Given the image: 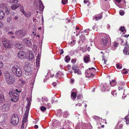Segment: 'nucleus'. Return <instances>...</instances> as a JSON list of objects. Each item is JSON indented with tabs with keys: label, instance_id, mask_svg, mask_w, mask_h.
I'll return each instance as SVG.
<instances>
[{
	"label": "nucleus",
	"instance_id": "nucleus-1",
	"mask_svg": "<svg viewBox=\"0 0 129 129\" xmlns=\"http://www.w3.org/2000/svg\"><path fill=\"white\" fill-rule=\"evenodd\" d=\"M21 92V90L18 91L17 89L14 91H9V95L11 98L12 102H16L18 101L19 98V93Z\"/></svg>",
	"mask_w": 129,
	"mask_h": 129
},
{
	"label": "nucleus",
	"instance_id": "nucleus-2",
	"mask_svg": "<svg viewBox=\"0 0 129 129\" xmlns=\"http://www.w3.org/2000/svg\"><path fill=\"white\" fill-rule=\"evenodd\" d=\"M104 38L101 41V44L104 47H107L111 42V39L109 36L108 35L105 34L103 35Z\"/></svg>",
	"mask_w": 129,
	"mask_h": 129
},
{
	"label": "nucleus",
	"instance_id": "nucleus-3",
	"mask_svg": "<svg viewBox=\"0 0 129 129\" xmlns=\"http://www.w3.org/2000/svg\"><path fill=\"white\" fill-rule=\"evenodd\" d=\"M12 70L14 75L18 77H20L22 75V72L20 68L17 66L12 67Z\"/></svg>",
	"mask_w": 129,
	"mask_h": 129
},
{
	"label": "nucleus",
	"instance_id": "nucleus-4",
	"mask_svg": "<svg viewBox=\"0 0 129 129\" xmlns=\"http://www.w3.org/2000/svg\"><path fill=\"white\" fill-rule=\"evenodd\" d=\"M96 72V70L94 68H89L85 71V74L86 77H92L94 76V73Z\"/></svg>",
	"mask_w": 129,
	"mask_h": 129
},
{
	"label": "nucleus",
	"instance_id": "nucleus-5",
	"mask_svg": "<svg viewBox=\"0 0 129 129\" xmlns=\"http://www.w3.org/2000/svg\"><path fill=\"white\" fill-rule=\"evenodd\" d=\"M116 4L120 8H123L125 7L126 2L124 0H115Z\"/></svg>",
	"mask_w": 129,
	"mask_h": 129
},
{
	"label": "nucleus",
	"instance_id": "nucleus-6",
	"mask_svg": "<svg viewBox=\"0 0 129 129\" xmlns=\"http://www.w3.org/2000/svg\"><path fill=\"white\" fill-rule=\"evenodd\" d=\"M19 120L18 116L15 114L13 115L11 118V123L14 125H16L18 123Z\"/></svg>",
	"mask_w": 129,
	"mask_h": 129
},
{
	"label": "nucleus",
	"instance_id": "nucleus-7",
	"mask_svg": "<svg viewBox=\"0 0 129 129\" xmlns=\"http://www.w3.org/2000/svg\"><path fill=\"white\" fill-rule=\"evenodd\" d=\"M5 78L6 81L8 84H12L14 83V80L13 77L11 76L10 74H8L6 75Z\"/></svg>",
	"mask_w": 129,
	"mask_h": 129
},
{
	"label": "nucleus",
	"instance_id": "nucleus-8",
	"mask_svg": "<svg viewBox=\"0 0 129 129\" xmlns=\"http://www.w3.org/2000/svg\"><path fill=\"white\" fill-rule=\"evenodd\" d=\"M24 69L25 71V74L26 76H29L32 74V72L31 67L28 66L24 67Z\"/></svg>",
	"mask_w": 129,
	"mask_h": 129
},
{
	"label": "nucleus",
	"instance_id": "nucleus-9",
	"mask_svg": "<svg viewBox=\"0 0 129 129\" xmlns=\"http://www.w3.org/2000/svg\"><path fill=\"white\" fill-rule=\"evenodd\" d=\"M28 117L24 116L22 120V123L21 126V129L25 128L27 125V119Z\"/></svg>",
	"mask_w": 129,
	"mask_h": 129
},
{
	"label": "nucleus",
	"instance_id": "nucleus-10",
	"mask_svg": "<svg viewBox=\"0 0 129 129\" xmlns=\"http://www.w3.org/2000/svg\"><path fill=\"white\" fill-rule=\"evenodd\" d=\"M83 98L82 94H80L78 95L77 96V100L78 102V103L76 105V106H77L78 105L79 106H81V103H83L82 100Z\"/></svg>",
	"mask_w": 129,
	"mask_h": 129
},
{
	"label": "nucleus",
	"instance_id": "nucleus-11",
	"mask_svg": "<svg viewBox=\"0 0 129 129\" xmlns=\"http://www.w3.org/2000/svg\"><path fill=\"white\" fill-rule=\"evenodd\" d=\"M15 34L17 36H19L20 37H22L25 35V33L24 30H19L16 31Z\"/></svg>",
	"mask_w": 129,
	"mask_h": 129
},
{
	"label": "nucleus",
	"instance_id": "nucleus-12",
	"mask_svg": "<svg viewBox=\"0 0 129 129\" xmlns=\"http://www.w3.org/2000/svg\"><path fill=\"white\" fill-rule=\"evenodd\" d=\"M3 43L4 47L6 48H9L11 47V43L8 40H5L3 41Z\"/></svg>",
	"mask_w": 129,
	"mask_h": 129
},
{
	"label": "nucleus",
	"instance_id": "nucleus-13",
	"mask_svg": "<svg viewBox=\"0 0 129 129\" xmlns=\"http://www.w3.org/2000/svg\"><path fill=\"white\" fill-rule=\"evenodd\" d=\"M110 87L109 84L107 83H105L104 84L103 87L101 89L102 91H109Z\"/></svg>",
	"mask_w": 129,
	"mask_h": 129
},
{
	"label": "nucleus",
	"instance_id": "nucleus-14",
	"mask_svg": "<svg viewBox=\"0 0 129 129\" xmlns=\"http://www.w3.org/2000/svg\"><path fill=\"white\" fill-rule=\"evenodd\" d=\"M23 43L26 46L29 47L31 45V43L29 40L25 38L23 39Z\"/></svg>",
	"mask_w": 129,
	"mask_h": 129
},
{
	"label": "nucleus",
	"instance_id": "nucleus-15",
	"mask_svg": "<svg viewBox=\"0 0 129 129\" xmlns=\"http://www.w3.org/2000/svg\"><path fill=\"white\" fill-rule=\"evenodd\" d=\"M10 105L9 104H4L2 106V110L4 111L7 112L9 110Z\"/></svg>",
	"mask_w": 129,
	"mask_h": 129
},
{
	"label": "nucleus",
	"instance_id": "nucleus-16",
	"mask_svg": "<svg viewBox=\"0 0 129 129\" xmlns=\"http://www.w3.org/2000/svg\"><path fill=\"white\" fill-rule=\"evenodd\" d=\"M83 60L84 62L85 63L89 62L90 60V55L88 54L85 55L84 57Z\"/></svg>",
	"mask_w": 129,
	"mask_h": 129
},
{
	"label": "nucleus",
	"instance_id": "nucleus-17",
	"mask_svg": "<svg viewBox=\"0 0 129 129\" xmlns=\"http://www.w3.org/2000/svg\"><path fill=\"white\" fill-rule=\"evenodd\" d=\"M40 56L39 54H38V56L36 59V68L37 69L39 68V67L40 59Z\"/></svg>",
	"mask_w": 129,
	"mask_h": 129
},
{
	"label": "nucleus",
	"instance_id": "nucleus-18",
	"mask_svg": "<svg viewBox=\"0 0 129 129\" xmlns=\"http://www.w3.org/2000/svg\"><path fill=\"white\" fill-rule=\"evenodd\" d=\"M72 69L74 70V73L75 74L77 73L78 74L80 75L81 74L80 70L79 69H76V66H73L72 68Z\"/></svg>",
	"mask_w": 129,
	"mask_h": 129
},
{
	"label": "nucleus",
	"instance_id": "nucleus-19",
	"mask_svg": "<svg viewBox=\"0 0 129 129\" xmlns=\"http://www.w3.org/2000/svg\"><path fill=\"white\" fill-rule=\"evenodd\" d=\"M118 44L116 42H113L109 47L112 50H115L118 46Z\"/></svg>",
	"mask_w": 129,
	"mask_h": 129
},
{
	"label": "nucleus",
	"instance_id": "nucleus-20",
	"mask_svg": "<svg viewBox=\"0 0 129 129\" xmlns=\"http://www.w3.org/2000/svg\"><path fill=\"white\" fill-rule=\"evenodd\" d=\"M25 54V52L22 51H20L18 53V55L19 58H23Z\"/></svg>",
	"mask_w": 129,
	"mask_h": 129
},
{
	"label": "nucleus",
	"instance_id": "nucleus-21",
	"mask_svg": "<svg viewBox=\"0 0 129 129\" xmlns=\"http://www.w3.org/2000/svg\"><path fill=\"white\" fill-rule=\"evenodd\" d=\"M123 53L125 54L129 55V46L127 45L123 49Z\"/></svg>",
	"mask_w": 129,
	"mask_h": 129
},
{
	"label": "nucleus",
	"instance_id": "nucleus-22",
	"mask_svg": "<svg viewBox=\"0 0 129 129\" xmlns=\"http://www.w3.org/2000/svg\"><path fill=\"white\" fill-rule=\"evenodd\" d=\"M15 46L18 49L22 50V49L23 45L19 42L15 43Z\"/></svg>",
	"mask_w": 129,
	"mask_h": 129
},
{
	"label": "nucleus",
	"instance_id": "nucleus-23",
	"mask_svg": "<svg viewBox=\"0 0 129 129\" xmlns=\"http://www.w3.org/2000/svg\"><path fill=\"white\" fill-rule=\"evenodd\" d=\"M38 1L39 4V9L41 11H42L43 10L44 8V7L43 6V5L41 0H38Z\"/></svg>",
	"mask_w": 129,
	"mask_h": 129
},
{
	"label": "nucleus",
	"instance_id": "nucleus-24",
	"mask_svg": "<svg viewBox=\"0 0 129 129\" xmlns=\"http://www.w3.org/2000/svg\"><path fill=\"white\" fill-rule=\"evenodd\" d=\"M86 39V38L84 35H81L80 36L79 41L78 42L79 44L80 42V41H81L82 43L84 42V41Z\"/></svg>",
	"mask_w": 129,
	"mask_h": 129
},
{
	"label": "nucleus",
	"instance_id": "nucleus-25",
	"mask_svg": "<svg viewBox=\"0 0 129 129\" xmlns=\"http://www.w3.org/2000/svg\"><path fill=\"white\" fill-rule=\"evenodd\" d=\"M77 95V93L76 92H74L72 91L71 92V98L73 100L75 99L76 96Z\"/></svg>",
	"mask_w": 129,
	"mask_h": 129
},
{
	"label": "nucleus",
	"instance_id": "nucleus-26",
	"mask_svg": "<svg viewBox=\"0 0 129 129\" xmlns=\"http://www.w3.org/2000/svg\"><path fill=\"white\" fill-rule=\"evenodd\" d=\"M5 12L2 10L0 9V19H3L4 17Z\"/></svg>",
	"mask_w": 129,
	"mask_h": 129
},
{
	"label": "nucleus",
	"instance_id": "nucleus-27",
	"mask_svg": "<svg viewBox=\"0 0 129 129\" xmlns=\"http://www.w3.org/2000/svg\"><path fill=\"white\" fill-rule=\"evenodd\" d=\"M54 74L53 73V71H49L47 75V77L50 76L51 77H53L54 76Z\"/></svg>",
	"mask_w": 129,
	"mask_h": 129
},
{
	"label": "nucleus",
	"instance_id": "nucleus-28",
	"mask_svg": "<svg viewBox=\"0 0 129 129\" xmlns=\"http://www.w3.org/2000/svg\"><path fill=\"white\" fill-rule=\"evenodd\" d=\"M19 6V5L18 4H14L11 6V8L13 10H16Z\"/></svg>",
	"mask_w": 129,
	"mask_h": 129
},
{
	"label": "nucleus",
	"instance_id": "nucleus-29",
	"mask_svg": "<svg viewBox=\"0 0 129 129\" xmlns=\"http://www.w3.org/2000/svg\"><path fill=\"white\" fill-rule=\"evenodd\" d=\"M110 83L111 86L113 87L116 85V82L115 80L113 79L112 81H110Z\"/></svg>",
	"mask_w": 129,
	"mask_h": 129
},
{
	"label": "nucleus",
	"instance_id": "nucleus-30",
	"mask_svg": "<svg viewBox=\"0 0 129 129\" xmlns=\"http://www.w3.org/2000/svg\"><path fill=\"white\" fill-rule=\"evenodd\" d=\"M42 101L43 103V105H45L46 103L48 101L47 98L46 97H44L42 98Z\"/></svg>",
	"mask_w": 129,
	"mask_h": 129
},
{
	"label": "nucleus",
	"instance_id": "nucleus-31",
	"mask_svg": "<svg viewBox=\"0 0 129 129\" xmlns=\"http://www.w3.org/2000/svg\"><path fill=\"white\" fill-rule=\"evenodd\" d=\"M102 18V16L101 15L97 16H94L93 17V20H98V19H100Z\"/></svg>",
	"mask_w": 129,
	"mask_h": 129
},
{
	"label": "nucleus",
	"instance_id": "nucleus-32",
	"mask_svg": "<svg viewBox=\"0 0 129 129\" xmlns=\"http://www.w3.org/2000/svg\"><path fill=\"white\" fill-rule=\"evenodd\" d=\"M26 99L27 100V102L28 103L26 107V109H28L29 110L31 104V103H30V101L27 98Z\"/></svg>",
	"mask_w": 129,
	"mask_h": 129
},
{
	"label": "nucleus",
	"instance_id": "nucleus-33",
	"mask_svg": "<svg viewBox=\"0 0 129 129\" xmlns=\"http://www.w3.org/2000/svg\"><path fill=\"white\" fill-rule=\"evenodd\" d=\"M62 74L61 72H59L56 74L55 77L56 78H59Z\"/></svg>",
	"mask_w": 129,
	"mask_h": 129
},
{
	"label": "nucleus",
	"instance_id": "nucleus-34",
	"mask_svg": "<svg viewBox=\"0 0 129 129\" xmlns=\"http://www.w3.org/2000/svg\"><path fill=\"white\" fill-rule=\"evenodd\" d=\"M34 57V55L32 51H30L29 54V60H31Z\"/></svg>",
	"mask_w": 129,
	"mask_h": 129
},
{
	"label": "nucleus",
	"instance_id": "nucleus-35",
	"mask_svg": "<svg viewBox=\"0 0 129 129\" xmlns=\"http://www.w3.org/2000/svg\"><path fill=\"white\" fill-rule=\"evenodd\" d=\"M71 60L70 56L69 55H67L65 56L64 58V60L66 62H68Z\"/></svg>",
	"mask_w": 129,
	"mask_h": 129
},
{
	"label": "nucleus",
	"instance_id": "nucleus-36",
	"mask_svg": "<svg viewBox=\"0 0 129 129\" xmlns=\"http://www.w3.org/2000/svg\"><path fill=\"white\" fill-rule=\"evenodd\" d=\"M119 30L122 32L123 34H124L126 31V30L124 26L121 27L120 28Z\"/></svg>",
	"mask_w": 129,
	"mask_h": 129
},
{
	"label": "nucleus",
	"instance_id": "nucleus-37",
	"mask_svg": "<svg viewBox=\"0 0 129 129\" xmlns=\"http://www.w3.org/2000/svg\"><path fill=\"white\" fill-rule=\"evenodd\" d=\"M31 15V13L30 12H28L27 13H24V15L26 17L29 18Z\"/></svg>",
	"mask_w": 129,
	"mask_h": 129
},
{
	"label": "nucleus",
	"instance_id": "nucleus-38",
	"mask_svg": "<svg viewBox=\"0 0 129 129\" xmlns=\"http://www.w3.org/2000/svg\"><path fill=\"white\" fill-rule=\"evenodd\" d=\"M43 105L45 106V107H47V108L48 109H49L51 107V103H48L47 102V103L45 104V105Z\"/></svg>",
	"mask_w": 129,
	"mask_h": 129
},
{
	"label": "nucleus",
	"instance_id": "nucleus-39",
	"mask_svg": "<svg viewBox=\"0 0 129 129\" xmlns=\"http://www.w3.org/2000/svg\"><path fill=\"white\" fill-rule=\"evenodd\" d=\"M62 112V111L61 110L59 109L57 111V113L56 114L57 116L58 115L59 116H61V114Z\"/></svg>",
	"mask_w": 129,
	"mask_h": 129
},
{
	"label": "nucleus",
	"instance_id": "nucleus-40",
	"mask_svg": "<svg viewBox=\"0 0 129 129\" xmlns=\"http://www.w3.org/2000/svg\"><path fill=\"white\" fill-rule=\"evenodd\" d=\"M116 66L117 68L118 69H121L122 68V65L120 63H117L116 64Z\"/></svg>",
	"mask_w": 129,
	"mask_h": 129
},
{
	"label": "nucleus",
	"instance_id": "nucleus-41",
	"mask_svg": "<svg viewBox=\"0 0 129 129\" xmlns=\"http://www.w3.org/2000/svg\"><path fill=\"white\" fill-rule=\"evenodd\" d=\"M92 118L93 119L96 120H98L100 121L101 120H102V119L101 118H100L99 117L96 116H93L92 117Z\"/></svg>",
	"mask_w": 129,
	"mask_h": 129
},
{
	"label": "nucleus",
	"instance_id": "nucleus-42",
	"mask_svg": "<svg viewBox=\"0 0 129 129\" xmlns=\"http://www.w3.org/2000/svg\"><path fill=\"white\" fill-rule=\"evenodd\" d=\"M63 116L64 117H68L69 115V114L68 111L64 112H63Z\"/></svg>",
	"mask_w": 129,
	"mask_h": 129
},
{
	"label": "nucleus",
	"instance_id": "nucleus-43",
	"mask_svg": "<svg viewBox=\"0 0 129 129\" xmlns=\"http://www.w3.org/2000/svg\"><path fill=\"white\" fill-rule=\"evenodd\" d=\"M76 42V40H73L72 41H71L70 43H69V44L70 46H74L75 43Z\"/></svg>",
	"mask_w": 129,
	"mask_h": 129
},
{
	"label": "nucleus",
	"instance_id": "nucleus-44",
	"mask_svg": "<svg viewBox=\"0 0 129 129\" xmlns=\"http://www.w3.org/2000/svg\"><path fill=\"white\" fill-rule=\"evenodd\" d=\"M5 11L7 15H9L10 14V9L9 8L6 7L5 8Z\"/></svg>",
	"mask_w": 129,
	"mask_h": 129
},
{
	"label": "nucleus",
	"instance_id": "nucleus-45",
	"mask_svg": "<svg viewBox=\"0 0 129 129\" xmlns=\"http://www.w3.org/2000/svg\"><path fill=\"white\" fill-rule=\"evenodd\" d=\"M6 4L4 3H2L0 5V8L2 9H4L6 8Z\"/></svg>",
	"mask_w": 129,
	"mask_h": 129
},
{
	"label": "nucleus",
	"instance_id": "nucleus-46",
	"mask_svg": "<svg viewBox=\"0 0 129 129\" xmlns=\"http://www.w3.org/2000/svg\"><path fill=\"white\" fill-rule=\"evenodd\" d=\"M18 81L20 85H22L25 83L24 82L22 79H19L18 80Z\"/></svg>",
	"mask_w": 129,
	"mask_h": 129
},
{
	"label": "nucleus",
	"instance_id": "nucleus-47",
	"mask_svg": "<svg viewBox=\"0 0 129 129\" xmlns=\"http://www.w3.org/2000/svg\"><path fill=\"white\" fill-rule=\"evenodd\" d=\"M12 19V17H7L6 21L8 23H9L11 22Z\"/></svg>",
	"mask_w": 129,
	"mask_h": 129
},
{
	"label": "nucleus",
	"instance_id": "nucleus-48",
	"mask_svg": "<svg viewBox=\"0 0 129 129\" xmlns=\"http://www.w3.org/2000/svg\"><path fill=\"white\" fill-rule=\"evenodd\" d=\"M29 112V110L28 109H26L25 112V113L24 116L26 117H28V114Z\"/></svg>",
	"mask_w": 129,
	"mask_h": 129
},
{
	"label": "nucleus",
	"instance_id": "nucleus-49",
	"mask_svg": "<svg viewBox=\"0 0 129 129\" xmlns=\"http://www.w3.org/2000/svg\"><path fill=\"white\" fill-rule=\"evenodd\" d=\"M34 80L33 79L31 81V84H30V86L31 87H33L34 83Z\"/></svg>",
	"mask_w": 129,
	"mask_h": 129
},
{
	"label": "nucleus",
	"instance_id": "nucleus-50",
	"mask_svg": "<svg viewBox=\"0 0 129 129\" xmlns=\"http://www.w3.org/2000/svg\"><path fill=\"white\" fill-rule=\"evenodd\" d=\"M46 108L44 106H42L40 108L41 110L43 111H44L46 110Z\"/></svg>",
	"mask_w": 129,
	"mask_h": 129
},
{
	"label": "nucleus",
	"instance_id": "nucleus-51",
	"mask_svg": "<svg viewBox=\"0 0 129 129\" xmlns=\"http://www.w3.org/2000/svg\"><path fill=\"white\" fill-rule=\"evenodd\" d=\"M127 116H126L124 118L126 121V124H128L129 123V119L127 118Z\"/></svg>",
	"mask_w": 129,
	"mask_h": 129
},
{
	"label": "nucleus",
	"instance_id": "nucleus-52",
	"mask_svg": "<svg viewBox=\"0 0 129 129\" xmlns=\"http://www.w3.org/2000/svg\"><path fill=\"white\" fill-rule=\"evenodd\" d=\"M18 0H10V2L11 3H17L18 2Z\"/></svg>",
	"mask_w": 129,
	"mask_h": 129
},
{
	"label": "nucleus",
	"instance_id": "nucleus-53",
	"mask_svg": "<svg viewBox=\"0 0 129 129\" xmlns=\"http://www.w3.org/2000/svg\"><path fill=\"white\" fill-rule=\"evenodd\" d=\"M58 122V120H56L55 119H54L52 120V123L53 125H54V124H56V123Z\"/></svg>",
	"mask_w": 129,
	"mask_h": 129
},
{
	"label": "nucleus",
	"instance_id": "nucleus-54",
	"mask_svg": "<svg viewBox=\"0 0 129 129\" xmlns=\"http://www.w3.org/2000/svg\"><path fill=\"white\" fill-rule=\"evenodd\" d=\"M89 31H90V29H88V28L85 29L84 31L85 34L86 35H88Z\"/></svg>",
	"mask_w": 129,
	"mask_h": 129
},
{
	"label": "nucleus",
	"instance_id": "nucleus-55",
	"mask_svg": "<svg viewBox=\"0 0 129 129\" xmlns=\"http://www.w3.org/2000/svg\"><path fill=\"white\" fill-rule=\"evenodd\" d=\"M68 2V0H62L61 3L63 5H65Z\"/></svg>",
	"mask_w": 129,
	"mask_h": 129
},
{
	"label": "nucleus",
	"instance_id": "nucleus-56",
	"mask_svg": "<svg viewBox=\"0 0 129 129\" xmlns=\"http://www.w3.org/2000/svg\"><path fill=\"white\" fill-rule=\"evenodd\" d=\"M124 11L120 10L119 11V14L120 15H123L124 14Z\"/></svg>",
	"mask_w": 129,
	"mask_h": 129
},
{
	"label": "nucleus",
	"instance_id": "nucleus-57",
	"mask_svg": "<svg viewBox=\"0 0 129 129\" xmlns=\"http://www.w3.org/2000/svg\"><path fill=\"white\" fill-rule=\"evenodd\" d=\"M111 93L112 95L114 96H115L116 95V91H112L111 92Z\"/></svg>",
	"mask_w": 129,
	"mask_h": 129
},
{
	"label": "nucleus",
	"instance_id": "nucleus-58",
	"mask_svg": "<svg viewBox=\"0 0 129 129\" xmlns=\"http://www.w3.org/2000/svg\"><path fill=\"white\" fill-rule=\"evenodd\" d=\"M76 61V60L75 59H73L71 60V62L72 63H75Z\"/></svg>",
	"mask_w": 129,
	"mask_h": 129
},
{
	"label": "nucleus",
	"instance_id": "nucleus-59",
	"mask_svg": "<svg viewBox=\"0 0 129 129\" xmlns=\"http://www.w3.org/2000/svg\"><path fill=\"white\" fill-rule=\"evenodd\" d=\"M3 25H4L2 22L0 21V28L3 27Z\"/></svg>",
	"mask_w": 129,
	"mask_h": 129
},
{
	"label": "nucleus",
	"instance_id": "nucleus-60",
	"mask_svg": "<svg viewBox=\"0 0 129 129\" xmlns=\"http://www.w3.org/2000/svg\"><path fill=\"white\" fill-rule=\"evenodd\" d=\"M3 63L1 62H0V68H2L3 67Z\"/></svg>",
	"mask_w": 129,
	"mask_h": 129
},
{
	"label": "nucleus",
	"instance_id": "nucleus-61",
	"mask_svg": "<svg viewBox=\"0 0 129 129\" xmlns=\"http://www.w3.org/2000/svg\"><path fill=\"white\" fill-rule=\"evenodd\" d=\"M67 66L68 67V70H69L71 69V67L70 65L68 64Z\"/></svg>",
	"mask_w": 129,
	"mask_h": 129
},
{
	"label": "nucleus",
	"instance_id": "nucleus-62",
	"mask_svg": "<svg viewBox=\"0 0 129 129\" xmlns=\"http://www.w3.org/2000/svg\"><path fill=\"white\" fill-rule=\"evenodd\" d=\"M123 89V87L122 86H119L118 88V89L119 90H121Z\"/></svg>",
	"mask_w": 129,
	"mask_h": 129
},
{
	"label": "nucleus",
	"instance_id": "nucleus-63",
	"mask_svg": "<svg viewBox=\"0 0 129 129\" xmlns=\"http://www.w3.org/2000/svg\"><path fill=\"white\" fill-rule=\"evenodd\" d=\"M122 74H127L128 73V72L127 71H126L125 72H123V71H122Z\"/></svg>",
	"mask_w": 129,
	"mask_h": 129
},
{
	"label": "nucleus",
	"instance_id": "nucleus-64",
	"mask_svg": "<svg viewBox=\"0 0 129 129\" xmlns=\"http://www.w3.org/2000/svg\"><path fill=\"white\" fill-rule=\"evenodd\" d=\"M57 84V83L56 82H53L52 83L53 85L54 86H55Z\"/></svg>",
	"mask_w": 129,
	"mask_h": 129
}]
</instances>
